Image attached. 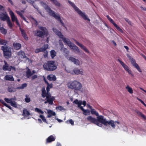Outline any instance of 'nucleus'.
<instances>
[{"mask_svg": "<svg viewBox=\"0 0 146 146\" xmlns=\"http://www.w3.org/2000/svg\"><path fill=\"white\" fill-rule=\"evenodd\" d=\"M53 31L59 37L62 39L64 42L70 48L78 53H80V49L78 47L71 42L68 39H66L62 34L61 33L55 28H53Z\"/></svg>", "mask_w": 146, "mask_h": 146, "instance_id": "f257e3e1", "label": "nucleus"}, {"mask_svg": "<svg viewBox=\"0 0 146 146\" xmlns=\"http://www.w3.org/2000/svg\"><path fill=\"white\" fill-rule=\"evenodd\" d=\"M97 118L96 119L95 118L89 115L87 117V119L91 123L96 124L100 127L102 126V124L104 125L103 122L104 121V120L105 121V118H104V117L103 116L100 115L97 117Z\"/></svg>", "mask_w": 146, "mask_h": 146, "instance_id": "f03ea898", "label": "nucleus"}, {"mask_svg": "<svg viewBox=\"0 0 146 146\" xmlns=\"http://www.w3.org/2000/svg\"><path fill=\"white\" fill-rule=\"evenodd\" d=\"M41 96L43 98L46 97L44 103L46 104L48 103L50 105H52L53 104V101L55 100L54 96H52L50 93H46V91L44 87H43L41 89Z\"/></svg>", "mask_w": 146, "mask_h": 146, "instance_id": "7ed1b4c3", "label": "nucleus"}, {"mask_svg": "<svg viewBox=\"0 0 146 146\" xmlns=\"http://www.w3.org/2000/svg\"><path fill=\"white\" fill-rule=\"evenodd\" d=\"M67 86L69 88L73 89L76 91H80L82 87L81 83L76 80L68 82Z\"/></svg>", "mask_w": 146, "mask_h": 146, "instance_id": "20e7f679", "label": "nucleus"}, {"mask_svg": "<svg viewBox=\"0 0 146 146\" xmlns=\"http://www.w3.org/2000/svg\"><path fill=\"white\" fill-rule=\"evenodd\" d=\"M45 6L44 8L46 11L49 13L50 15L54 17L56 19L60 22L62 24V25L64 26V24L59 14L56 13L54 11L52 10L45 3Z\"/></svg>", "mask_w": 146, "mask_h": 146, "instance_id": "39448f33", "label": "nucleus"}, {"mask_svg": "<svg viewBox=\"0 0 146 146\" xmlns=\"http://www.w3.org/2000/svg\"><path fill=\"white\" fill-rule=\"evenodd\" d=\"M44 69L48 71H52L55 70L57 66L55 63V61L50 60L47 61L44 63L43 65Z\"/></svg>", "mask_w": 146, "mask_h": 146, "instance_id": "423d86ee", "label": "nucleus"}, {"mask_svg": "<svg viewBox=\"0 0 146 146\" xmlns=\"http://www.w3.org/2000/svg\"><path fill=\"white\" fill-rule=\"evenodd\" d=\"M68 2L71 5L75 11L85 20L90 21V19L88 18V16L83 13L77 7L75 4L71 2L70 1H68Z\"/></svg>", "mask_w": 146, "mask_h": 146, "instance_id": "0eeeda50", "label": "nucleus"}, {"mask_svg": "<svg viewBox=\"0 0 146 146\" xmlns=\"http://www.w3.org/2000/svg\"><path fill=\"white\" fill-rule=\"evenodd\" d=\"M39 29L42 31L36 30L35 31L36 35L38 37H42L44 36H47L48 35V32L47 29L43 27H40Z\"/></svg>", "mask_w": 146, "mask_h": 146, "instance_id": "6e6552de", "label": "nucleus"}, {"mask_svg": "<svg viewBox=\"0 0 146 146\" xmlns=\"http://www.w3.org/2000/svg\"><path fill=\"white\" fill-rule=\"evenodd\" d=\"M1 49L3 52V55L6 58L8 59L11 56V48L8 46H2Z\"/></svg>", "mask_w": 146, "mask_h": 146, "instance_id": "1a4fd4ad", "label": "nucleus"}, {"mask_svg": "<svg viewBox=\"0 0 146 146\" xmlns=\"http://www.w3.org/2000/svg\"><path fill=\"white\" fill-rule=\"evenodd\" d=\"M118 61L123 67L124 69L131 76H133V75L131 70L129 69V68L127 65L125 64L122 61L119 59H118Z\"/></svg>", "mask_w": 146, "mask_h": 146, "instance_id": "9d476101", "label": "nucleus"}, {"mask_svg": "<svg viewBox=\"0 0 146 146\" xmlns=\"http://www.w3.org/2000/svg\"><path fill=\"white\" fill-rule=\"evenodd\" d=\"M73 40L75 42V43L78 46H80L82 49H83L85 52L88 53H89V51L86 48L85 46L82 44L80 43L79 42L77 41L76 39H73Z\"/></svg>", "mask_w": 146, "mask_h": 146, "instance_id": "9b49d317", "label": "nucleus"}, {"mask_svg": "<svg viewBox=\"0 0 146 146\" xmlns=\"http://www.w3.org/2000/svg\"><path fill=\"white\" fill-rule=\"evenodd\" d=\"M130 61L131 64L139 72H141V70L140 68V67L138 64L136 62L135 60L133 58H132V59H131Z\"/></svg>", "mask_w": 146, "mask_h": 146, "instance_id": "f8f14e48", "label": "nucleus"}, {"mask_svg": "<svg viewBox=\"0 0 146 146\" xmlns=\"http://www.w3.org/2000/svg\"><path fill=\"white\" fill-rule=\"evenodd\" d=\"M105 121V120H104ZM104 125H111L112 127L113 128H115V125L114 124V122L113 120H111L110 121H106V119L105 118V121L104 122Z\"/></svg>", "mask_w": 146, "mask_h": 146, "instance_id": "ddd939ff", "label": "nucleus"}, {"mask_svg": "<svg viewBox=\"0 0 146 146\" xmlns=\"http://www.w3.org/2000/svg\"><path fill=\"white\" fill-rule=\"evenodd\" d=\"M56 136L54 135H52L48 137L46 140V143H50L54 141L56 139Z\"/></svg>", "mask_w": 146, "mask_h": 146, "instance_id": "4468645a", "label": "nucleus"}, {"mask_svg": "<svg viewBox=\"0 0 146 146\" xmlns=\"http://www.w3.org/2000/svg\"><path fill=\"white\" fill-rule=\"evenodd\" d=\"M18 55L21 58H26V60L29 59V58L25 55V54L24 52L22 50L20 51L18 53Z\"/></svg>", "mask_w": 146, "mask_h": 146, "instance_id": "2eb2a0df", "label": "nucleus"}, {"mask_svg": "<svg viewBox=\"0 0 146 146\" xmlns=\"http://www.w3.org/2000/svg\"><path fill=\"white\" fill-rule=\"evenodd\" d=\"M20 30L21 31L22 35L24 38L26 40H27L28 39V37L25 31L21 28H20Z\"/></svg>", "mask_w": 146, "mask_h": 146, "instance_id": "dca6fc26", "label": "nucleus"}, {"mask_svg": "<svg viewBox=\"0 0 146 146\" xmlns=\"http://www.w3.org/2000/svg\"><path fill=\"white\" fill-rule=\"evenodd\" d=\"M47 78L50 81L52 80L55 81L56 79V76L52 74L48 75L47 77Z\"/></svg>", "mask_w": 146, "mask_h": 146, "instance_id": "f3484780", "label": "nucleus"}, {"mask_svg": "<svg viewBox=\"0 0 146 146\" xmlns=\"http://www.w3.org/2000/svg\"><path fill=\"white\" fill-rule=\"evenodd\" d=\"M73 71L74 73L77 75L80 74L82 75H84V72L82 71H80L78 68H75L73 70Z\"/></svg>", "mask_w": 146, "mask_h": 146, "instance_id": "a211bd4d", "label": "nucleus"}, {"mask_svg": "<svg viewBox=\"0 0 146 146\" xmlns=\"http://www.w3.org/2000/svg\"><path fill=\"white\" fill-rule=\"evenodd\" d=\"M110 21L112 23L114 26L120 32L122 31V29L118 26L114 21L112 19H111Z\"/></svg>", "mask_w": 146, "mask_h": 146, "instance_id": "6ab92c4d", "label": "nucleus"}, {"mask_svg": "<svg viewBox=\"0 0 146 146\" xmlns=\"http://www.w3.org/2000/svg\"><path fill=\"white\" fill-rule=\"evenodd\" d=\"M110 21L112 23L114 26L120 32L122 31V29L118 26L114 21L112 19H111Z\"/></svg>", "mask_w": 146, "mask_h": 146, "instance_id": "aec40b11", "label": "nucleus"}, {"mask_svg": "<svg viewBox=\"0 0 146 146\" xmlns=\"http://www.w3.org/2000/svg\"><path fill=\"white\" fill-rule=\"evenodd\" d=\"M9 13L11 16L12 21L13 22H14L17 19V18L15 17L14 13L12 11H10Z\"/></svg>", "mask_w": 146, "mask_h": 146, "instance_id": "412c9836", "label": "nucleus"}, {"mask_svg": "<svg viewBox=\"0 0 146 146\" xmlns=\"http://www.w3.org/2000/svg\"><path fill=\"white\" fill-rule=\"evenodd\" d=\"M89 107L90 109H91L90 112L92 114L95 115L96 116H97L98 117L100 116L99 115V114L98 112L96 111L94 109H92V107L91 106L89 105Z\"/></svg>", "mask_w": 146, "mask_h": 146, "instance_id": "4be33fe9", "label": "nucleus"}, {"mask_svg": "<svg viewBox=\"0 0 146 146\" xmlns=\"http://www.w3.org/2000/svg\"><path fill=\"white\" fill-rule=\"evenodd\" d=\"M4 78L6 80L14 81V79L13 76L11 75H7L5 76Z\"/></svg>", "mask_w": 146, "mask_h": 146, "instance_id": "5701e85b", "label": "nucleus"}, {"mask_svg": "<svg viewBox=\"0 0 146 146\" xmlns=\"http://www.w3.org/2000/svg\"><path fill=\"white\" fill-rule=\"evenodd\" d=\"M16 89L17 88H15L11 86H10L8 87L7 90L10 92H16Z\"/></svg>", "mask_w": 146, "mask_h": 146, "instance_id": "b1692460", "label": "nucleus"}, {"mask_svg": "<svg viewBox=\"0 0 146 146\" xmlns=\"http://www.w3.org/2000/svg\"><path fill=\"white\" fill-rule=\"evenodd\" d=\"M1 19L3 21H5L6 20L9 19V17L7 15L3 14L0 17Z\"/></svg>", "mask_w": 146, "mask_h": 146, "instance_id": "393cba45", "label": "nucleus"}, {"mask_svg": "<svg viewBox=\"0 0 146 146\" xmlns=\"http://www.w3.org/2000/svg\"><path fill=\"white\" fill-rule=\"evenodd\" d=\"M13 45L15 49L17 50L20 49L21 46V44L18 43H14Z\"/></svg>", "mask_w": 146, "mask_h": 146, "instance_id": "a878e982", "label": "nucleus"}, {"mask_svg": "<svg viewBox=\"0 0 146 146\" xmlns=\"http://www.w3.org/2000/svg\"><path fill=\"white\" fill-rule=\"evenodd\" d=\"M30 114L29 112L26 109H24L23 110L22 115L25 116H29Z\"/></svg>", "mask_w": 146, "mask_h": 146, "instance_id": "bb28decb", "label": "nucleus"}, {"mask_svg": "<svg viewBox=\"0 0 146 146\" xmlns=\"http://www.w3.org/2000/svg\"><path fill=\"white\" fill-rule=\"evenodd\" d=\"M17 13L19 15V16L21 17V18L23 19L24 21H26L28 23H29L27 21L25 17L23 15L22 13H21L20 11H17Z\"/></svg>", "mask_w": 146, "mask_h": 146, "instance_id": "cd10ccee", "label": "nucleus"}, {"mask_svg": "<svg viewBox=\"0 0 146 146\" xmlns=\"http://www.w3.org/2000/svg\"><path fill=\"white\" fill-rule=\"evenodd\" d=\"M51 2H52L56 6L58 7H60V4L59 2H58L57 0H50Z\"/></svg>", "mask_w": 146, "mask_h": 146, "instance_id": "c85d7f7f", "label": "nucleus"}, {"mask_svg": "<svg viewBox=\"0 0 146 146\" xmlns=\"http://www.w3.org/2000/svg\"><path fill=\"white\" fill-rule=\"evenodd\" d=\"M31 19H32V23L35 27L36 26L38 25V22L33 17H31Z\"/></svg>", "mask_w": 146, "mask_h": 146, "instance_id": "c756f323", "label": "nucleus"}, {"mask_svg": "<svg viewBox=\"0 0 146 146\" xmlns=\"http://www.w3.org/2000/svg\"><path fill=\"white\" fill-rule=\"evenodd\" d=\"M26 76L27 78H29L33 74L29 69H28L26 72Z\"/></svg>", "mask_w": 146, "mask_h": 146, "instance_id": "7c9ffc66", "label": "nucleus"}, {"mask_svg": "<svg viewBox=\"0 0 146 146\" xmlns=\"http://www.w3.org/2000/svg\"><path fill=\"white\" fill-rule=\"evenodd\" d=\"M0 32L4 35H5L7 33V30L4 29L3 27H1L0 28Z\"/></svg>", "mask_w": 146, "mask_h": 146, "instance_id": "2f4dec72", "label": "nucleus"}, {"mask_svg": "<svg viewBox=\"0 0 146 146\" xmlns=\"http://www.w3.org/2000/svg\"><path fill=\"white\" fill-rule=\"evenodd\" d=\"M7 43V41L6 40H3L0 38V45H3L5 46Z\"/></svg>", "mask_w": 146, "mask_h": 146, "instance_id": "473e14b6", "label": "nucleus"}, {"mask_svg": "<svg viewBox=\"0 0 146 146\" xmlns=\"http://www.w3.org/2000/svg\"><path fill=\"white\" fill-rule=\"evenodd\" d=\"M125 88L127 89V91L130 94H132L133 93V90L128 85H127L126 87Z\"/></svg>", "mask_w": 146, "mask_h": 146, "instance_id": "72a5a7b5", "label": "nucleus"}, {"mask_svg": "<svg viewBox=\"0 0 146 146\" xmlns=\"http://www.w3.org/2000/svg\"><path fill=\"white\" fill-rule=\"evenodd\" d=\"M50 54L52 58L56 56V52L54 50H52L50 51Z\"/></svg>", "mask_w": 146, "mask_h": 146, "instance_id": "f704fd0d", "label": "nucleus"}, {"mask_svg": "<svg viewBox=\"0 0 146 146\" xmlns=\"http://www.w3.org/2000/svg\"><path fill=\"white\" fill-rule=\"evenodd\" d=\"M27 86V84L26 83H24L22 84L21 86L17 87V89H23L24 88L26 87Z\"/></svg>", "mask_w": 146, "mask_h": 146, "instance_id": "c9c22d12", "label": "nucleus"}, {"mask_svg": "<svg viewBox=\"0 0 146 146\" xmlns=\"http://www.w3.org/2000/svg\"><path fill=\"white\" fill-rule=\"evenodd\" d=\"M137 113L139 116H140L141 117L143 118L144 119L146 120V116L145 115L141 112L138 111Z\"/></svg>", "mask_w": 146, "mask_h": 146, "instance_id": "e433bc0d", "label": "nucleus"}, {"mask_svg": "<svg viewBox=\"0 0 146 146\" xmlns=\"http://www.w3.org/2000/svg\"><path fill=\"white\" fill-rule=\"evenodd\" d=\"M83 113L85 115H88L90 114V111L89 110H84L83 111Z\"/></svg>", "mask_w": 146, "mask_h": 146, "instance_id": "4c0bfd02", "label": "nucleus"}, {"mask_svg": "<svg viewBox=\"0 0 146 146\" xmlns=\"http://www.w3.org/2000/svg\"><path fill=\"white\" fill-rule=\"evenodd\" d=\"M5 101L8 103H11L12 100H13L12 98L9 99L7 98H5L4 99Z\"/></svg>", "mask_w": 146, "mask_h": 146, "instance_id": "58836bf2", "label": "nucleus"}, {"mask_svg": "<svg viewBox=\"0 0 146 146\" xmlns=\"http://www.w3.org/2000/svg\"><path fill=\"white\" fill-rule=\"evenodd\" d=\"M1 102L5 106L8 108L9 109L12 110V108L9 105L7 104L4 101H3L2 102L1 101Z\"/></svg>", "mask_w": 146, "mask_h": 146, "instance_id": "ea45409f", "label": "nucleus"}, {"mask_svg": "<svg viewBox=\"0 0 146 146\" xmlns=\"http://www.w3.org/2000/svg\"><path fill=\"white\" fill-rule=\"evenodd\" d=\"M48 114L51 115L55 116L56 115L55 113L51 110H49L48 111Z\"/></svg>", "mask_w": 146, "mask_h": 146, "instance_id": "a19ab883", "label": "nucleus"}, {"mask_svg": "<svg viewBox=\"0 0 146 146\" xmlns=\"http://www.w3.org/2000/svg\"><path fill=\"white\" fill-rule=\"evenodd\" d=\"M56 109H58L60 111H62L63 110H65V109L61 106H58L56 107Z\"/></svg>", "mask_w": 146, "mask_h": 146, "instance_id": "79ce46f5", "label": "nucleus"}, {"mask_svg": "<svg viewBox=\"0 0 146 146\" xmlns=\"http://www.w3.org/2000/svg\"><path fill=\"white\" fill-rule=\"evenodd\" d=\"M7 23L8 26L10 28H12L13 27L12 24L9 19L7 20Z\"/></svg>", "mask_w": 146, "mask_h": 146, "instance_id": "37998d69", "label": "nucleus"}, {"mask_svg": "<svg viewBox=\"0 0 146 146\" xmlns=\"http://www.w3.org/2000/svg\"><path fill=\"white\" fill-rule=\"evenodd\" d=\"M39 117L42 119L43 121L46 123H47V122L46 121V119L43 115H40Z\"/></svg>", "mask_w": 146, "mask_h": 146, "instance_id": "c03bdc74", "label": "nucleus"}, {"mask_svg": "<svg viewBox=\"0 0 146 146\" xmlns=\"http://www.w3.org/2000/svg\"><path fill=\"white\" fill-rule=\"evenodd\" d=\"M63 49L62 50H60L62 51L64 53L68 54H69V51L66 48H65L64 47L62 48Z\"/></svg>", "mask_w": 146, "mask_h": 146, "instance_id": "a18cd8bd", "label": "nucleus"}, {"mask_svg": "<svg viewBox=\"0 0 146 146\" xmlns=\"http://www.w3.org/2000/svg\"><path fill=\"white\" fill-rule=\"evenodd\" d=\"M35 110L36 112L40 113L41 114H43L44 113V112L42 111L37 108H35Z\"/></svg>", "mask_w": 146, "mask_h": 146, "instance_id": "49530a36", "label": "nucleus"}, {"mask_svg": "<svg viewBox=\"0 0 146 146\" xmlns=\"http://www.w3.org/2000/svg\"><path fill=\"white\" fill-rule=\"evenodd\" d=\"M9 64L7 63H6L3 66V69L4 70H7L6 69L9 68Z\"/></svg>", "mask_w": 146, "mask_h": 146, "instance_id": "de8ad7c7", "label": "nucleus"}, {"mask_svg": "<svg viewBox=\"0 0 146 146\" xmlns=\"http://www.w3.org/2000/svg\"><path fill=\"white\" fill-rule=\"evenodd\" d=\"M11 105L12 106L15 108H17V106L16 102L14 101H12L11 103Z\"/></svg>", "mask_w": 146, "mask_h": 146, "instance_id": "09e8293b", "label": "nucleus"}, {"mask_svg": "<svg viewBox=\"0 0 146 146\" xmlns=\"http://www.w3.org/2000/svg\"><path fill=\"white\" fill-rule=\"evenodd\" d=\"M124 19L130 25H133V23H132L127 18H125Z\"/></svg>", "mask_w": 146, "mask_h": 146, "instance_id": "8fccbe9b", "label": "nucleus"}, {"mask_svg": "<svg viewBox=\"0 0 146 146\" xmlns=\"http://www.w3.org/2000/svg\"><path fill=\"white\" fill-rule=\"evenodd\" d=\"M59 43L60 46V47H61L60 50H62L63 49L62 48L64 47L63 44L62 43V41L61 40H59Z\"/></svg>", "mask_w": 146, "mask_h": 146, "instance_id": "3c124183", "label": "nucleus"}, {"mask_svg": "<svg viewBox=\"0 0 146 146\" xmlns=\"http://www.w3.org/2000/svg\"><path fill=\"white\" fill-rule=\"evenodd\" d=\"M74 63L75 64H76L77 65H79L80 64V62L79 61L78 59L76 58Z\"/></svg>", "mask_w": 146, "mask_h": 146, "instance_id": "603ef678", "label": "nucleus"}, {"mask_svg": "<svg viewBox=\"0 0 146 146\" xmlns=\"http://www.w3.org/2000/svg\"><path fill=\"white\" fill-rule=\"evenodd\" d=\"M66 122L67 123H68V122H69L72 125H74V121L72 119L68 120L66 121Z\"/></svg>", "mask_w": 146, "mask_h": 146, "instance_id": "864d4df0", "label": "nucleus"}, {"mask_svg": "<svg viewBox=\"0 0 146 146\" xmlns=\"http://www.w3.org/2000/svg\"><path fill=\"white\" fill-rule=\"evenodd\" d=\"M28 3L31 4H32V5L33 6V7L35 8H36L34 7V6L33 4L34 3V1L33 0H26Z\"/></svg>", "mask_w": 146, "mask_h": 146, "instance_id": "5fc2aeb1", "label": "nucleus"}, {"mask_svg": "<svg viewBox=\"0 0 146 146\" xmlns=\"http://www.w3.org/2000/svg\"><path fill=\"white\" fill-rule=\"evenodd\" d=\"M12 69L15 70V68L14 67H13L12 66H9V68H7V69H6L7 70L11 71Z\"/></svg>", "mask_w": 146, "mask_h": 146, "instance_id": "6e6d98bb", "label": "nucleus"}, {"mask_svg": "<svg viewBox=\"0 0 146 146\" xmlns=\"http://www.w3.org/2000/svg\"><path fill=\"white\" fill-rule=\"evenodd\" d=\"M25 101L27 103L31 101V99L29 98L26 97L25 98Z\"/></svg>", "mask_w": 146, "mask_h": 146, "instance_id": "4d7b16f0", "label": "nucleus"}, {"mask_svg": "<svg viewBox=\"0 0 146 146\" xmlns=\"http://www.w3.org/2000/svg\"><path fill=\"white\" fill-rule=\"evenodd\" d=\"M47 85V87H48L50 88H51L53 87V84H52L51 83L50 84H49V83H48Z\"/></svg>", "mask_w": 146, "mask_h": 146, "instance_id": "13d9d810", "label": "nucleus"}, {"mask_svg": "<svg viewBox=\"0 0 146 146\" xmlns=\"http://www.w3.org/2000/svg\"><path fill=\"white\" fill-rule=\"evenodd\" d=\"M76 58L72 57H70L69 58V59L72 62H74V60H75Z\"/></svg>", "mask_w": 146, "mask_h": 146, "instance_id": "bf43d9fd", "label": "nucleus"}, {"mask_svg": "<svg viewBox=\"0 0 146 146\" xmlns=\"http://www.w3.org/2000/svg\"><path fill=\"white\" fill-rule=\"evenodd\" d=\"M37 77V76L36 75H34L31 77L32 80H33Z\"/></svg>", "mask_w": 146, "mask_h": 146, "instance_id": "052dcab7", "label": "nucleus"}, {"mask_svg": "<svg viewBox=\"0 0 146 146\" xmlns=\"http://www.w3.org/2000/svg\"><path fill=\"white\" fill-rule=\"evenodd\" d=\"M78 104V107H79L81 106V105L82 104V102L81 101H79V103L77 104Z\"/></svg>", "mask_w": 146, "mask_h": 146, "instance_id": "680f3d73", "label": "nucleus"}, {"mask_svg": "<svg viewBox=\"0 0 146 146\" xmlns=\"http://www.w3.org/2000/svg\"><path fill=\"white\" fill-rule=\"evenodd\" d=\"M50 88L48 87H46V93L48 94V93H49V92L50 91Z\"/></svg>", "mask_w": 146, "mask_h": 146, "instance_id": "e2e57ef3", "label": "nucleus"}, {"mask_svg": "<svg viewBox=\"0 0 146 146\" xmlns=\"http://www.w3.org/2000/svg\"><path fill=\"white\" fill-rule=\"evenodd\" d=\"M39 49L40 50V52L44 51L46 49L42 48H39Z\"/></svg>", "mask_w": 146, "mask_h": 146, "instance_id": "0e129e2a", "label": "nucleus"}, {"mask_svg": "<svg viewBox=\"0 0 146 146\" xmlns=\"http://www.w3.org/2000/svg\"><path fill=\"white\" fill-rule=\"evenodd\" d=\"M73 103L74 104H77L79 103V101L78 100L76 99L74 101Z\"/></svg>", "mask_w": 146, "mask_h": 146, "instance_id": "69168bd1", "label": "nucleus"}, {"mask_svg": "<svg viewBox=\"0 0 146 146\" xmlns=\"http://www.w3.org/2000/svg\"><path fill=\"white\" fill-rule=\"evenodd\" d=\"M21 1L23 4H25L27 3V2L25 0H22Z\"/></svg>", "mask_w": 146, "mask_h": 146, "instance_id": "338daca9", "label": "nucleus"}, {"mask_svg": "<svg viewBox=\"0 0 146 146\" xmlns=\"http://www.w3.org/2000/svg\"><path fill=\"white\" fill-rule=\"evenodd\" d=\"M40 52V50L39 48L36 49L35 50V53H37Z\"/></svg>", "mask_w": 146, "mask_h": 146, "instance_id": "774afa93", "label": "nucleus"}]
</instances>
